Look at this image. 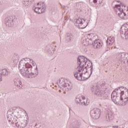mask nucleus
Here are the masks:
<instances>
[{
  "mask_svg": "<svg viewBox=\"0 0 128 128\" xmlns=\"http://www.w3.org/2000/svg\"><path fill=\"white\" fill-rule=\"evenodd\" d=\"M119 88H121L118 90H120V92H124V94H125L126 96H128V89L126 88H124V86L119 87Z\"/></svg>",
  "mask_w": 128,
  "mask_h": 128,
  "instance_id": "nucleus-23",
  "label": "nucleus"
},
{
  "mask_svg": "<svg viewBox=\"0 0 128 128\" xmlns=\"http://www.w3.org/2000/svg\"><path fill=\"white\" fill-rule=\"evenodd\" d=\"M120 4L122 5V6H124V8H126V5L122 4V3H120Z\"/></svg>",
  "mask_w": 128,
  "mask_h": 128,
  "instance_id": "nucleus-36",
  "label": "nucleus"
},
{
  "mask_svg": "<svg viewBox=\"0 0 128 128\" xmlns=\"http://www.w3.org/2000/svg\"><path fill=\"white\" fill-rule=\"evenodd\" d=\"M0 74H2V76H6L8 75V74H10V71L6 69H2L1 70Z\"/></svg>",
  "mask_w": 128,
  "mask_h": 128,
  "instance_id": "nucleus-25",
  "label": "nucleus"
},
{
  "mask_svg": "<svg viewBox=\"0 0 128 128\" xmlns=\"http://www.w3.org/2000/svg\"><path fill=\"white\" fill-rule=\"evenodd\" d=\"M102 0H98V2L99 4H102Z\"/></svg>",
  "mask_w": 128,
  "mask_h": 128,
  "instance_id": "nucleus-35",
  "label": "nucleus"
},
{
  "mask_svg": "<svg viewBox=\"0 0 128 128\" xmlns=\"http://www.w3.org/2000/svg\"><path fill=\"white\" fill-rule=\"evenodd\" d=\"M83 6H84V3L82 2H80L79 3L76 4V6L78 10H80V8H82Z\"/></svg>",
  "mask_w": 128,
  "mask_h": 128,
  "instance_id": "nucleus-29",
  "label": "nucleus"
},
{
  "mask_svg": "<svg viewBox=\"0 0 128 128\" xmlns=\"http://www.w3.org/2000/svg\"><path fill=\"white\" fill-rule=\"evenodd\" d=\"M114 44V37L108 36L106 40V44L108 46H110Z\"/></svg>",
  "mask_w": 128,
  "mask_h": 128,
  "instance_id": "nucleus-14",
  "label": "nucleus"
},
{
  "mask_svg": "<svg viewBox=\"0 0 128 128\" xmlns=\"http://www.w3.org/2000/svg\"><path fill=\"white\" fill-rule=\"evenodd\" d=\"M32 2H34V0H24L23 4L24 6H28L30 4H32Z\"/></svg>",
  "mask_w": 128,
  "mask_h": 128,
  "instance_id": "nucleus-26",
  "label": "nucleus"
},
{
  "mask_svg": "<svg viewBox=\"0 0 128 128\" xmlns=\"http://www.w3.org/2000/svg\"><path fill=\"white\" fill-rule=\"evenodd\" d=\"M114 112L112 109H108L106 112V115L105 116V120L110 122L114 120Z\"/></svg>",
  "mask_w": 128,
  "mask_h": 128,
  "instance_id": "nucleus-6",
  "label": "nucleus"
},
{
  "mask_svg": "<svg viewBox=\"0 0 128 128\" xmlns=\"http://www.w3.org/2000/svg\"><path fill=\"white\" fill-rule=\"evenodd\" d=\"M32 74H34L38 75V66L36 67V68L35 69V72H32Z\"/></svg>",
  "mask_w": 128,
  "mask_h": 128,
  "instance_id": "nucleus-32",
  "label": "nucleus"
},
{
  "mask_svg": "<svg viewBox=\"0 0 128 128\" xmlns=\"http://www.w3.org/2000/svg\"><path fill=\"white\" fill-rule=\"evenodd\" d=\"M37 6L38 7L35 8L34 11L36 14H44L46 12V5L44 3H38Z\"/></svg>",
  "mask_w": 128,
  "mask_h": 128,
  "instance_id": "nucleus-10",
  "label": "nucleus"
},
{
  "mask_svg": "<svg viewBox=\"0 0 128 128\" xmlns=\"http://www.w3.org/2000/svg\"><path fill=\"white\" fill-rule=\"evenodd\" d=\"M80 122H72L70 126V128H80Z\"/></svg>",
  "mask_w": 128,
  "mask_h": 128,
  "instance_id": "nucleus-21",
  "label": "nucleus"
},
{
  "mask_svg": "<svg viewBox=\"0 0 128 128\" xmlns=\"http://www.w3.org/2000/svg\"><path fill=\"white\" fill-rule=\"evenodd\" d=\"M20 124H21V121H18L16 123H15V124L17 128H20Z\"/></svg>",
  "mask_w": 128,
  "mask_h": 128,
  "instance_id": "nucleus-31",
  "label": "nucleus"
},
{
  "mask_svg": "<svg viewBox=\"0 0 128 128\" xmlns=\"http://www.w3.org/2000/svg\"><path fill=\"white\" fill-rule=\"evenodd\" d=\"M12 116H14V113H12L11 114H8L7 116L8 118V122H11V123L12 124H16V120L14 119V117H12Z\"/></svg>",
  "mask_w": 128,
  "mask_h": 128,
  "instance_id": "nucleus-16",
  "label": "nucleus"
},
{
  "mask_svg": "<svg viewBox=\"0 0 128 128\" xmlns=\"http://www.w3.org/2000/svg\"><path fill=\"white\" fill-rule=\"evenodd\" d=\"M74 40V35L71 33H68L66 34V41L67 42H70V40Z\"/></svg>",
  "mask_w": 128,
  "mask_h": 128,
  "instance_id": "nucleus-18",
  "label": "nucleus"
},
{
  "mask_svg": "<svg viewBox=\"0 0 128 128\" xmlns=\"http://www.w3.org/2000/svg\"><path fill=\"white\" fill-rule=\"evenodd\" d=\"M98 1V0H93V2H94V4H96Z\"/></svg>",
  "mask_w": 128,
  "mask_h": 128,
  "instance_id": "nucleus-34",
  "label": "nucleus"
},
{
  "mask_svg": "<svg viewBox=\"0 0 128 128\" xmlns=\"http://www.w3.org/2000/svg\"><path fill=\"white\" fill-rule=\"evenodd\" d=\"M21 110H22V112H26V111H24L23 108H21Z\"/></svg>",
  "mask_w": 128,
  "mask_h": 128,
  "instance_id": "nucleus-38",
  "label": "nucleus"
},
{
  "mask_svg": "<svg viewBox=\"0 0 128 128\" xmlns=\"http://www.w3.org/2000/svg\"><path fill=\"white\" fill-rule=\"evenodd\" d=\"M16 18L14 16H10L4 20V24L7 26H12L16 24Z\"/></svg>",
  "mask_w": 128,
  "mask_h": 128,
  "instance_id": "nucleus-9",
  "label": "nucleus"
},
{
  "mask_svg": "<svg viewBox=\"0 0 128 128\" xmlns=\"http://www.w3.org/2000/svg\"><path fill=\"white\" fill-rule=\"evenodd\" d=\"M20 128H26L28 122V116H27L26 118H24L22 120H20Z\"/></svg>",
  "mask_w": 128,
  "mask_h": 128,
  "instance_id": "nucleus-13",
  "label": "nucleus"
},
{
  "mask_svg": "<svg viewBox=\"0 0 128 128\" xmlns=\"http://www.w3.org/2000/svg\"><path fill=\"white\" fill-rule=\"evenodd\" d=\"M120 34H121V37L124 38V36H125V39L126 40H128V32L124 30H122L121 29L120 30Z\"/></svg>",
  "mask_w": 128,
  "mask_h": 128,
  "instance_id": "nucleus-20",
  "label": "nucleus"
},
{
  "mask_svg": "<svg viewBox=\"0 0 128 128\" xmlns=\"http://www.w3.org/2000/svg\"><path fill=\"white\" fill-rule=\"evenodd\" d=\"M53 48L54 46L52 44H48L45 47L44 50L46 52H48V54H50V56H52L54 52Z\"/></svg>",
  "mask_w": 128,
  "mask_h": 128,
  "instance_id": "nucleus-12",
  "label": "nucleus"
},
{
  "mask_svg": "<svg viewBox=\"0 0 128 128\" xmlns=\"http://www.w3.org/2000/svg\"><path fill=\"white\" fill-rule=\"evenodd\" d=\"M66 20H68V18L65 19L64 22H66Z\"/></svg>",
  "mask_w": 128,
  "mask_h": 128,
  "instance_id": "nucleus-39",
  "label": "nucleus"
},
{
  "mask_svg": "<svg viewBox=\"0 0 128 128\" xmlns=\"http://www.w3.org/2000/svg\"><path fill=\"white\" fill-rule=\"evenodd\" d=\"M120 88H118L115 89L111 94V98L112 102H114L116 104H120L122 102V96L124 94V92L121 91L120 92V96H118L120 93L118 92H116V91L119 90Z\"/></svg>",
  "mask_w": 128,
  "mask_h": 128,
  "instance_id": "nucleus-4",
  "label": "nucleus"
},
{
  "mask_svg": "<svg viewBox=\"0 0 128 128\" xmlns=\"http://www.w3.org/2000/svg\"><path fill=\"white\" fill-rule=\"evenodd\" d=\"M84 68L86 70V72H88V68H90V74L88 78L84 77L85 78L88 79L90 76H92V70H94V66H92V62H90L86 61V64L84 66Z\"/></svg>",
  "mask_w": 128,
  "mask_h": 128,
  "instance_id": "nucleus-11",
  "label": "nucleus"
},
{
  "mask_svg": "<svg viewBox=\"0 0 128 128\" xmlns=\"http://www.w3.org/2000/svg\"><path fill=\"white\" fill-rule=\"evenodd\" d=\"M92 92H94L96 96H102L104 100H106L108 98V94L104 90H100L98 89L96 90V87L95 86H93L92 88Z\"/></svg>",
  "mask_w": 128,
  "mask_h": 128,
  "instance_id": "nucleus-5",
  "label": "nucleus"
},
{
  "mask_svg": "<svg viewBox=\"0 0 128 128\" xmlns=\"http://www.w3.org/2000/svg\"><path fill=\"white\" fill-rule=\"evenodd\" d=\"M82 20H84V22L86 21V20L84 19H82L80 18H78V19H76V22L77 23V24H82Z\"/></svg>",
  "mask_w": 128,
  "mask_h": 128,
  "instance_id": "nucleus-28",
  "label": "nucleus"
},
{
  "mask_svg": "<svg viewBox=\"0 0 128 128\" xmlns=\"http://www.w3.org/2000/svg\"><path fill=\"white\" fill-rule=\"evenodd\" d=\"M13 60L14 62H18V55H14V56Z\"/></svg>",
  "mask_w": 128,
  "mask_h": 128,
  "instance_id": "nucleus-30",
  "label": "nucleus"
},
{
  "mask_svg": "<svg viewBox=\"0 0 128 128\" xmlns=\"http://www.w3.org/2000/svg\"><path fill=\"white\" fill-rule=\"evenodd\" d=\"M59 92H62V90H59Z\"/></svg>",
  "mask_w": 128,
  "mask_h": 128,
  "instance_id": "nucleus-40",
  "label": "nucleus"
},
{
  "mask_svg": "<svg viewBox=\"0 0 128 128\" xmlns=\"http://www.w3.org/2000/svg\"><path fill=\"white\" fill-rule=\"evenodd\" d=\"M8 114V113H7Z\"/></svg>",
  "mask_w": 128,
  "mask_h": 128,
  "instance_id": "nucleus-44",
  "label": "nucleus"
},
{
  "mask_svg": "<svg viewBox=\"0 0 128 128\" xmlns=\"http://www.w3.org/2000/svg\"><path fill=\"white\" fill-rule=\"evenodd\" d=\"M24 68H23L22 69H20V72L22 76L24 78H36L34 74L32 73V66L28 63H26Z\"/></svg>",
  "mask_w": 128,
  "mask_h": 128,
  "instance_id": "nucleus-3",
  "label": "nucleus"
},
{
  "mask_svg": "<svg viewBox=\"0 0 128 128\" xmlns=\"http://www.w3.org/2000/svg\"><path fill=\"white\" fill-rule=\"evenodd\" d=\"M94 38H96L94 36H92V34H88L81 39V42L86 46L92 44L94 48H100L102 46V42L100 40H95L93 42H92Z\"/></svg>",
  "mask_w": 128,
  "mask_h": 128,
  "instance_id": "nucleus-2",
  "label": "nucleus"
},
{
  "mask_svg": "<svg viewBox=\"0 0 128 128\" xmlns=\"http://www.w3.org/2000/svg\"><path fill=\"white\" fill-rule=\"evenodd\" d=\"M64 94H66V92H64Z\"/></svg>",
  "mask_w": 128,
  "mask_h": 128,
  "instance_id": "nucleus-43",
  "label": "nucleus"
},
{
  "mask_svg": "<svg viewBox=\"0 0 128 128\" xmlns=\"http://www.w3.org/2000/svg\"><path fill=\"white\" fill-rule=\"evenodd\" d=\"M117 2H120V1H117Z\"/></svg>",
  "mask_w": 128,
  "mask_h": 128,
  "instance_id": "nucleus-41",
  "label": "nucleus"
},
{
  "mask_svg": "<svg viewBox=\"0 0 128 128\" xmlns=\"http://www.w3.org/2000/svg\"><path fill=\"white\" fill-rule=\"evenodd\" d=\"M24 60H21L19 63L18 64V68L20 70H22V68H26V64H25L24 62V60H26V58H24Z\"/></svg>",
  "mask_w": 128,
  "mask_h": 128,
  "instance_id": "nucleus-17",
  "label": "nucleus"
},
{
  "mask_svg": "<svg viewBox=\"0 0 128 128\" xmlns=\"http://www.w3.org/2000/svg\"><path fill=\"white\" fill-rule=\"evenodd\" d=\"M14 84L18 88H22V82L18 78H16L14 79Z\"/></svg>",
  "mask_w": 128,
  "mask_h": 128,
  "instance_id": "nucleus-15",
  "label": "nucleus"
},
{
  "mask_svg": "<svg viewBox=\"0 0 128 128\" xmlns=\"http://www.w3.org/2000/svg\"><path fill=\"white\" fill-rule=\"evenodd\" d=\"M114 128H118V126H114Z\"/></svg>",
  "mask_w": 128,
  "mask_h": 128,
  "instance_id": "nucleus-37",
  "label": "nucleus"
},
{
  "mask_svg": "<svg viewBox=\"0 0 128 128\" xmlns=\"http://www.w3.org/2000/svg\"><path fill=\"white\" fill-rule=\"evenodd\" d=\"M86 28V26L85 27H84V28Z\"/></svg>",
  "mask_w": 128,
  "mask_h": 128,
  "instance_id": "nucleus-42",
  "label": "nucleus"
},
{
  "mask_svg": "<svg viewBox=\"0 0 128 128\" xmlns=\"http://www.w3.org/2000/svg\"><path fill=\"white\" fill-rule=\"evenodd\" d=\"M76 104H79L81 106H88L90 102L88 100H86V98L83 96L78 95L76 96Z\"/></svg>",
  "mask_w": 128,
  "mask_h": 128,
  "instance_id": "nucleus-7",
  "label": "nucleus"
},
{
  "mask_svg": "<svg viewBox=\"0 0 128 128\" xmlns=\"http://www.w3.org/2000/svg\"><path fill=\"white\" fill-rule=\"evenodd\" d=\"M121 30H125L126 32H128V24H124L122 26Z\"/></svg>",
  "mask_w": 128,
  "mask_h": 128,
  "instance_id": "nucleus-27",
  "label": "nucleus"
},
{
  "mask_svg": "<svg viewBox=\"0 0 128 128\" xmlns=\"http://www.w3.org/2000/svg\"><path fill=\"white\" fill-rule=\"evenodd\" d=\"M66 90L67 92L68 90H70L72 88V84L70 82H66L64 84V85L63 86V88H62V90Z\"/></svg>",
  "mask_w": 128,
  "mask_h": 128,
  "instance_id": "nucleus-19",
  "label": "nucleus"
},
{
  "mask_svg": "<svg viewBox=\"0 0 128 128\" xmlns=\"http://www.w3.org/2000/svg\"><path fill=\"white\" fill-rule=\"evenodd\" d=\"M58 86H60V88H64V83L66 82V81L64 80V79L62 78L61 79H60L58 80Z\"/></svg>",
  "mask_w": 128,
  "mask_h": 128,
  "instance_id": "nucleus-22",
  "label": "nucleus"
},
{
  "mask_svg": "<svg viewBox=\"0 0 128 128\" xmlns=\"http://www.w3.org/2000/svg\"><path fill=\"white\" fill-rule=\"evenodd\" d=\"M128 96H126V97H122V102L120 103L121 106H126L128 104Z\"/></svg>",
  "mask_w": 128,
  "mask_h": 128,
  "instance_id": "nucleus-24",
  "label": "nucleus"
},
{
  "mask_svg": "<svg viewBox=\"0 0 128 128\" xmlns=\"http://www.w3.org/2000/svg\"><path fill=\"white\" fill-rule=\"evenodd\" d=\"M88 59L84 58V56H80L78 58V64L79 66L77 67V70L78 72H76L74 74V76L78 80H86L88 78L82 77V74H86V73L84 72V66L86 64V61Z\"/></svg>",
  "mask_w": 128,
  "mask_h": 128,
  "instance_id": "nucleus-1",
  "label": "nucleus"
},
{
  "mask_svg": "<svg viewBox=\"0 0 128 128\" xmlns=\"http://www.w3.org/2000/svg\"><path fill=\"white\" fill-rule=\"evenodd\" d=\"M2 74H0V82H2Z\"/></svg>",
  "mask_w": 128,
  "mask_h": 128,
  "instance_id": "nucleus-33",
  "label": "nucleus"
},
{
  "mask_svg": "<svg viewBox=\"0 0 128 128\" xmlns=\"http://www.w3.org/2000/svg\"><path fill=\"white\" fill-rule=\"evenodd\" d=\"M100 114H102L100 110L98 108H94L91 110L90 112L91 118H94V120H98L100 118Z\"/></svg>",
  "mask_w": 128,
  "mask_h": 128,
  "instance_id": "nucleus-8",
  "label": "nucleus"
}]
</instances>
